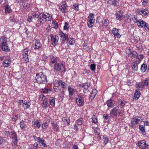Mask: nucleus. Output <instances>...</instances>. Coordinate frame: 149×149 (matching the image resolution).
Listing matches in <instances>:
<instances>
[{
    "mask_svg": "<svg viewBox=\"0 0 149 149\" xmlns=\"http://www.w3.org/2000/svg\"><path fill=\"white\" fill-rule=\"evenodd\" d=\"M0 44L3 50L8 51V46L7 44V39L5 36H3L0 37Z\"/></svg>",
    "mask_w": 149,
    "mask_h": 149,
    "instance_id": "nucleus-4",
    "label": "nucleus"
},
{
    "mask_svg": "<svg viewBox=\"0 0 149 149\" xmlns=\"http://www.w3.org/2000/svg\"><path fill=\"white\" fill-rule=\"evenodd\" d=\"M137 25L140 28H144L147 31H149V26L148 23L142 19H140L137 22Z\"/></svg>",
    "mask_w": 149,
    "mask_h": 149,
    "instance_id": "nucleus-5",
    "label": "nucleus"
},
{
    "mask_svg": "<svg viewBox=\"0 0 149 149\" xmlns=\"http://www.w3.org/2000/svg\"><path fill=\"white\" fill-rule=\"evenodd\" d=\"M67 5L65 2L61 3V6H59V9L63 13H65L67 10Z\"/></svg>",
    "mask_w": 149,
    "mask_h": 149,
    "instance_id": "nucleus-16",
    "label": "nucleus"
},
{
    "mask_svg": "<svg viewBox=\"0 0 149 149\" xmlns=\"http://www.w3.org/2000/svg\"><path fill=\"white\" fill-rule=\"evenodd\" d=\"M147 69V65L146 64H143L141 66V72H144L146 71Z\"/></svg>",
    "mask_w": 149,
    "mask_h": 149,
    "instance_id": "nucleus-32",
    "label": "nucleus"
},
{
    "mask_svg": "<svg viewBox=\"0 0 149 149\" xmlns=\"http://www.w3.org/2000/svg\"><path fill=\"white\" fill-rule=\"evenodd\" d=\"M62 121L65 124L68 125L70 123V119L68 117H64L62 119Z\"/></svg>",
    "mask_w": 149,
    "mask_h": 149,
    "instance_id": "nucleus-38",
    "label": "nucleus"
},
{
    "mask_svg": "<svg viewBox=\"0 0 149 149\" xmlns=\"http://www.w3.org/2000/svg\"><path fill=\"white\" fill-rule=\"evenodd\" d=\"M61 45L62 46V47L64 49H69V45L68 44L65 43L64 42H62Z\"/></svg>",
    "mask_w": 149,
    "mask_h": 149,
    "instance_id": "nucleus-40",
    "label": "nucleus"
},
{
    "mask_svg": "<svg viewBox=\"0 0 149 149\" xmlns=\"http://www.w3.org/2000/svg\"><path fill=\"white\" fill-rule=\"evenodd\" d=\"M97 93V91L96 89H94L93 90L90 96L94 98Z\"/></svg>",
    "mask_w": 149,
    "mask_h": 149,
    "instance_id": "nucleus-51",
    "label": "nucleus"
},
{
    "mask_svg": "<svg viewBox=\"0 0 149 149\" xmlns=\"http://www.w3.org/2000/svg\"><path fill=\"white\" fill-rule=\"evenodd\" d=\"M98 19H97L95 25L96 26L99 27L100 26L101 24H100V22L99 21H98Z\"/></svg>",
    "mask_w": 149,
    "mask_h": 149,
    "instance_id": "nucleus-64",
    "label": "nucleus"
},
{
    "mask_svg": "<svg viewBox=\"0 0 149 149\" xmlns=\"http://www.w3.org/2000/svg\"><path fill=\"white\" fill-rule=\"evenodd\" d=\"M49 104L47 103V100H44L42 102V107L45 109H46L49 106Z\"/></svg>",
    "mask_w": 149,
    "mask_h": 149,
    "instance_id": "nucleus-43",
    "label": "nucleus"
},
{
    "mask_svg": "<svg viewBox=\"0 0 149 149\" xmlns=\"http://www.w3.org/2000/svg\"><path fill=\"white\" fill-rule=\"evenodd\" d=\"M28 49L26 48L24 49L22 52L23 58L24 60V62L26 63H28L29 61L28 55Z\"/></svg>",
    "mask_w": 149,
    "mask_h": 149,
    "instance_id": "nucleus-11",
    "label": "nucleus"
},
{
    "mask_svg": "<svg viewBox=\"0 0 149 149\" xmlns=\"http://www.w3.org/2000/svg\"><path fill=\"white\" fill-rule=\"evenodd\" d=\"M131 18H132V19L134 21V23H137V22H138V20L137 19V17L134 16Z\"/></svg>",
    "mask_w": 149,
    "mask_h": 149,
    "instance_id": "nucleus-63",
    "label": "nucleus"
},
{
    "mask_svg": "<svg viewBox=\"0 0 149 149\" xmlns=\"http://www.w3.org/2000/svg\"><path fill=\"white\" fill-rule=\"evenodd\" d=\"M51 38V42L52 44L54 46L57 45L58 40L59 37L56 35H54L52 34L50 35Z\"/></svg>",
    "mask_w": 149,
    "mask_h": 149,
    "instance_id": "nucleus-10",
    "label": "nucleus"
},
{
    "mask_svg": "<svg viewBox=\"0 0 149 149\" xmlns=\"http://www.w3.org/2000/svg\"><path fill=\"white\" fill-rule=\"evenodd\" d=\"M119 111V107L117 106L111 110L110 115L112 117L116 116Z\"/></svg>",
    "mask_w": 149,
    "mask_h": 149,
    "instance_id": "nucleus-15",
    "label": "nucleus"
},
{
    "mask_svg": "<svg viewBox=\"0 0 149 149\" xmlns=\"http://www.w3.org/2000/svg\"><path fill=\"white\" fill-rule=\"evenodd\" d=\"M92 119L93 123H96L97 122V120L94 116L92 117Z\"/></svg>",
    "mask_w": 149,
    "mask_h": 149,
    "instance_id": "nucleus-58",
    "label": "nucleus"
},
{
    "mask_svg": "<svg viewBox=\"0 0 149 149\" xmlns=\"http://www.w3.org/2000/svg\"><path fill=\"white\" fill-rule=\"evenodd\" d=\"M69 26L68 22H66L65 23V25L63 27V29L64 30H68Z\"/></svg>",
    "mask_w": 149,
    "mask_h": 149,
    "instance_id": "nucleus-54",
    "label": "nucleus"
},
{
    "mask_svg": "<svg viewBox=\"0 0 149 149\" xmlns=\"http://www.w3.org/2000/svg\"><path fill=\"white\" fill-rule=\"evenodd\" d=\"M35 137H36L35 139L36 141L39 142V143L41 144L44 147H47V146L46 142L42 138H41L40 137H36V136Z\"/></svg>",
    "mask_w": 149,
    "mask_h": 149,
    "instance_id": "nucleus-13",
    "label": "nucleus"
},
{
    "mask_svg": "<svg viewBox=\"0 0 149 149\" xmlns=\"http://www.w3.org/2000/svg\"><path fill=\"white\" fill-rule=\"evenodd\" d=\"M137 146L142 149H149V145L146 143V142L144 140H141L138 142L137 143Z\"/></svg>",
    "mask_w": 149,
    "mask_h": 149,
    "instance_id": "nucleus-9",
    "label": "nucleus"
},
{
    "mask_svg": "<svg viewBox=\"0 0 149 149\" xmlns=\"http://www.w3.org/2000/svg\"><path fill=\"white\" fill-rule=\"evenodd\" d=\"M38 15H39L37 13H35L32 16H29L28 17L27 19L28 21L29 22L35 21L37 18H38Z\"/></svg>",
    "mask_w": 149,
    "mask_h": 149,
    "instance_id": "nucleus-14",
    "label": "nucleus"
},
{
    "mask_svg": "<svg viewBox=\"0 0 149 149\" xmlns=\"http://www.w3.org/2000/svg\"><path fill=\"white\" fill-rule=\"evenodd\" d=\"M107 2L108 3L116 6H117V3H118L117 0H109Z\"/></svg>",
    "mask_w": 149,
    "mask_h": 149,
    "instance_id": "nucleus-34",
    "label": "nucleus"
},
{
    "mask_svg": "<svg viewBox=\"0 0 149 149\" xmlns=\"http://www.w3.org/2000/svg\"><path fill=\"white\" fill-rule=\"evenodd\" d=\"M118 30L116 28H113L112 30V33L115 38H119L121 35L118 33Z\"/></svg>",
    "mask_w": 149,
    "mask_h": 149,
    "instance_id": "nucleus-19",
    "label": "nucleus"
},
{
    "mask_svg": "<svg viewBox=\"0 0 149 149\" xmlns=\"http://www.w3.org/2000/svg\"><path fill=\"white\" fill-rule=\"evenodd\" d=\"M142 120L143 119L140 116H136L134 117L131 119L130 125V127L131 128L136 127V125L142 122Z\"/></svg>",
    "mask_w": 149,
    "mask_h": 149,
    "instance_id": "nucleus-3",
    "label": "nucleus"
},
{
    "mask_svg": "<svg viewBox=\"0 0 149 149\" xmlns=\"http://www.w3.org/2000/svg\"><path fill=\"white\" fill-rule=\"evenodd\" d=\"M35 49H39L42 48V44L39 40H36L35 45Z\"/></svg>",
    "mask_w": 149,
    "mask_h": 149,
    "instance_id": "nucleus-21",
    "label": "nucleus"
},
{
    "mask_svg": "<svg viewBox=\"0 0 149 149\" xmlns=\"http://www.w3.org/2000/svg\"><path fill=\"white\" fill-rule=\"evenodd\" d=\"M51 124L52 125V128L54 131L56 132H58L59 131V129L58 127L57 123L56 122H52Z\"/></svg>",
    "mask_w": 149,
    "mask_h": 149,
    "instance_id": "nucleus-29",
    "label": "nucleus"
},
{
    "mask_svg": "<svg viewBox=\"0 0 149 149\" xmlns=\"http://www.w3.org/2000/svg\"><path fill=\"white\" fill-rule=\"evenodd\" d=\"M139 61H136L134 62L132 64V68L134 71H137L138 69V65L139 63Z\"/></svg>",
    "mask_w": 149,
    "mask_h": 149,
    "instance_id": "nucleus-20",
    "label": "nucleus"
},
{
    "mask_svg": "<svg viewBox=\"0 0 149 149\" xmlns=\"http://www.w3.org/2000/svg\"><path fill=\"white\" fill-rule=\"evenodd\" d=\"M79 5L76 4H74L73 6V8L75 10H78Z\"/></svg>",
    "mask_w": 149,
    "mask_h": 149,
    "instance_id": "nucleus-60",
    "label": "nucleus"
},
{
    "mask_svg": "<svg viewBox=\"0 0 149 149\" xmlns=\"http://www.w3.org/2000/svg\"><path fill=\"white\" fill-rule=\"evenodd\" d=\"M140 130L141 132L144 135L145 134V126L142 125H139Z\"/></svg>",
    "mask_w": 149,
    "mask_h": 149,
    "instance_id": "nucleus-39",
    "label": "nucleus"
},
{
    "mask_svg": "<svg viewBox=\"0 0 149 149\" xmlns=\"http://www.w3.org/2000/svg\"><path fill=\"white\" fill-rule=\"evenodd\" d=\"M52 19V17L49 14L41 13L39 15L37 21H39L40 25L43 24L47 21H50Z\"/></svg>",
    "mask_w": 149,
    "mask_h": 149,
    "instance_id": "nucleus-1",
    "label": "nucleus"
},
{
    "mask_svg": "<svg viewBox=\"0 0 149 149\" xmlns=\"http://www.w3.org/2000/svg\"><path fill=\"white\" fill-rule=\"evenodd\" d=\"M35 78L37 82L39 84H45L47 82L46 76L42 72L37 73Z\"/></svg>",
    "mask_w": 149,
    "mask_h": 149,
    "instance_id": "nucleus-2",
    "label": "nucleus"
},
{
    "mask_svg": "<svg viewBox=\"0 0 149 149\" xmlns=\"http://www.w3.org/2000/svg\"><path fill=\"white\" fill-rule=\"evenodd\" d=\"M102 26L104 25L105 26H107L108 24L109 23V21L106 19H103L102 20Z\"/></svg>",
    "mask_w": 149,
    "mask_h": 149,
    "instance_id": "nucleus-33",
    "label": "nucleus"
},
{
    "mask_svg": "<svg viewBox=\"0 0 149 149\" xmlns=\"http://www.w3.org/2000/svg\"><path fill=\"white\" fill-rule=\"evenodd\" d=\"M138 56L136 57V58H138L139 60H142L143 58V56L142 54H140L139 56H138Z\"/></svg>",
    "mask_w": 149,
    "mask_h": 149,
    "instance_id": "nucleus-59",
    "label": "nucleus"
},
{
    "mask_svg": "<svg viewBox=\"0 0 149 149\" xmlns=\"http://www.w3.org/2000/svg\"><path fill=\"white\" fill-rule=\"evenodd\" d=\"M130 53L128 54L130 57L133 58H136L138 56V54L137 52L134 51L130 50Z\"/></svg>",
    "mask_w": 149,
    "mask_h": 149,
    "instance_id": "nucleus-23",
    "label": "nucleus"
},
{
    "mask_svg": "<svg viewBox=\"0 0 149 149\" xmlns=\"http://www.w3.org/2000/svg\"><path fill=\"white\" fill-rule=\"evenodd\" d=\"M11 63V60L8 59L5 60L3 62V65L4 67H7L10 66Z\"/></svg>",
    "mask_w": 149,
    "mask_h": 149,
    "instance_id": "nucleus-22",
    "label": "nucleus"
},
{
    "mask_svg": "<svg viewBox=\"0 0 149 149\" xmlns=\"http://www.w3.org/2000/svg\"><path fill=\"white\" fill-rule=\"evenodd\" d=\"M80 86L81 87L84 88L86 90L89 87L88 83H86L81 84Z\"/></svg>",
    "mask_w": 149,
    "mask_h": 149,
    "instance_id": "nucleus-49",
    "label": "nucleus"
},
{
    "mask_svg": "<svg viewBox=\"0 0 149 149\" xmlns=\"http://www.w3.org/2000/svg\"><path fill=\"white\" fill-rule=\"evenodd\" d=\"M76 123L78 125H81L83 123V119L82 118H80L76 120Z\"/></svg>",
    "mask_w": 149,
    "mask_h": 149,
    "instance_id": "nucleus-48",
    "label": "nucleus"
},
{
    "mask_svg": "<svg viewBox=\"0 0 149 149\" xmlns=\"http://www.w3.org/2000/svg\"><path fill=\"white\" fill-rule=\"evenodd\" d=\"M123 11L122 10L119 11L116 14V19L117 20L121 21L124 18L123 15Z\"/></svg>",
    "mask_w": 149,
    "mask_h": 149,
    "instance_id": "nucleus-17",
    "label": "nucleus"
},
{
    "mask_svg": "<svg viewBox=\"0 0 149 149\" xmlns=\"http://www.w3.org/2000/svg\"><path fill=\"white\" fill-rule=\"evenodd\" d=\"M24 102L22 104L23 107L24 109H27L29 107L31 104L29 102H26L25 101H24Z\"/></svg>",
    "mask_w": 149,
    "mask_h": 149,
    "instance_id": "nucleus-37",
    "label": "nucleus"
},
{
    "mask_svg": "<svg viewBox=\"0 0 149 149\" xmlns=\"http://www.w3.org/2000/svg\"><path fill=\"white\" fill-rule=\"evenodd\" d=\"M95 64L94 63L90 65V69L92 71H94L95 69Z\"/></svg>",
    "mask_w": 149,
    "mask_h": 149,
    "instance_id": "nucleus-55",
    "label": "nucleus"
},
{
    "mask_svg": "<svg viewBox=\"0 0 149 149\" xmlns=\"http://www.w3.org/2000/svg\"><path fill=\"white\" fill-rule=\"evenodd\" d=\"M94 15L93 14L91 13L88 17L87 25L89 28H91L93 26L95 21Z\"/></svg>",
    "mask_w": 149,
    "mask_h": 149,
    "instance_id": "nucleus-8",
    "label": "nucleus"
},
{
    "mask_svg": "<svg viewBox=\"0 0 149 149\" xmlns=\"http://www.w3.org/2000/svg\"><path fill=\"white\" fill-rule=\"evenodd\" d=\"M22 4L23 5V8L25 9L28 8L30 6L29 4L28 3L24 4L22 3Z\"/></svg>",
    "mask_w": 149,
    "mask_h": 149,
    "instance_id": "nucleus-62",
    "label": "nucleus"
},
{
    "mask_svg": "<svg viewBox=\"0 0 149 149\" xmlns=\"http://www.w3.org/2000/svg\"><path fill=\"white\" fill-rule=\"evenodd\" d=\"M76 100L77 104L79 106H81L84 104V99L83 97L81 96L78 95Z\"/></svg>",
    "mask_w": 149,
    "mask_h": 149,
    "instance_id": "nucleus-12",
    "label": "nucleus"
},
{
    "mask_svg": "<svg viewBox=\"0 0 149 149\" xmlns=\"http://www.w3.org/2000/svg\"><path fill=\"white\" fill-rule=\"evenodd\" d=\"M103 117L104 119L107 120V121H106L107 123H109L110 122V120L109 119V116L106 113L103 114Z\"/></svg>",
    "mask_w": 149,
    "mask_h": 149,
    "instance_id": "nucleus-50",
    "label": "nucleus"
},
{
    "mask_svg": "<svg viewBox=\"0 0 149 149\" xmlns=\"http://www.w3.org/2000/svg\"><path fill=\"white\" fill-rule=\"evenodd\" d=\"M141 93L140 92L138 91H136L135 93L134 94L135 100H137L140 97Z\"/></svg>",
    "mask_w": 149,
    "mask_h": 149,
    "instance_id": "nucleus-42",
    "label": "nucleus"
},
{
    "mask_svg": "<svg viewBox=\"0 0 149 149\" xmlns=\"http://www.w3.org/2000/svg\"><path fill=\"white\" fill-rule=\"evenodd\" d=\"M68 90L69 92V96H72L75 91V90L72 88L71 86H68Z\"/></svg>",
    "mask_w": 149,
    "mask_h": 149,
    "instance_id": "nucleus-26",
    "label": "nucleus"
},
{
    "mask_svg": "<svg viewBox=\"0 0 149 149\" xmlns=\"http://www.w3.org/2000/svg\"><path fill=\"white\" fill-rule=\"evenodd\" d=\"M149 85V79L146 78L144 81L141 82L136 85V87L139 90H141L144 88L146 86L147 87Z\"/></svg>",
    "mask_w": 149,
    "mask_h": 149,
    "instance_id": "nucleus-7",
    "label": "nucleus"
},
{
    "mask_svg": "<svg viewBox=\"0 0 149 149\" xmlns=\"http://www.w3.org/2000/svg\"><path fill=\"white\" fill-rule=\"evenodd\" d=\"M118 104L122 106H124L127 103V102L124 101L123 100H120L118 101Z\"/></svg>",
    "mask_w": 149,
    "mask_h": 149,
    "instance_id": "nucleus-41",
    "label": "nucleus"
},
{
    "mask_svg": "<svg viewBox=\"0 0 149 149\" xmlns=\"http://www.w3.org/2000/svg\"><path fill=\"white\" fill-rule=\"evenodd\" d=\"M41 145H40V146H39L38 143L37 142H36L33 144V147L34 149H36L37 148H38L40 147Z\"/></svg>",
    "mask_w": 149,
    "mask_h": 149,
    "instance_id": "nucleus-56",
    "label": "nucleus"
},
{
    "mask_svg": "<svg viewBox=\"0 0 149 149\" xmlns=\"http://www.w3.org/2000/svg\"><path fill=\"white\" fill-rule=\"evenodd\" d=\"M143 9H138L136 10V13L138 14L142 15L143 14Z\"/></svg>",
    "mask_w": 149,
    "mask_h": 149,
    "instance_id": "nucleus-52",
    "label": "nucleus"
},
{
    "mask_svg": "<svg viewBox=\"0 0 149 149\" xmlns=\"http://www.w3.org/2000/svg\"><path fill=\"white\" fill-rule=\"evenodd\" d=\"M51 62L52 63H57V59L56 57H53L51 58L50 60Z\"/></svg>",
    "mask_w": 149,
    "mask_h": 149,
    "instance_id": "nucleus-53",
    "label": "nucleus"
},
{
    "mask_svg": "<svg viewBox=\"0 0 149 149\" xmlns=\"http://www.w3.org/2000/svg\"><path fill=\"white\" fill-rule=\"evenodd\" d=\"M47 123V122L42 124V127L43 129H45L48 127Z\"/></svg>",
    "mask_w": 149,
    "mask_h": 149,
    "instance_id": "nucleus-57",
    "label": "nucleus"
},
{
    "mask_svg": "<svg viewBox=\"0 0 149 149\" xmlns=\"http://www.w3.org/2000/svg\"><path fill=\"white\" fill-rule=\"evenodd\" d=\"M149 11L146 8L143 9V14H142L143 16L144 17L147 16L148 15Z\"/></svg>",
    "mask_w": 149,
    "mask_h": 149,
    "instance_id": "nucleus-45",
    "label": "nucleus"
},
{
    "mask_svg": "<svg viewBox=\"0 0 149 149\" xmlns=\"http://www.w3.org/2000/svg\"><path fill=\"white\" fill-rule=\"evenodd\" d=\"M57 82H58V85H59V86H61V87L63 88H65L67 86V84L61 80L57 81Z\"/></svg>",
    "mask_w": 149,
    "mask_h": 149,
    "instance_id": "nucleus-27",
    "label": "nucleus"
},
{
    "mask_svg": "<svg viewBox=\"0 0 149 149\" xmlns=\"http://www.w3.org/2000/svg\"><path fill=\"white\" fill-rule=\"evenodd\" d=\"M26 122H24L21 121L20 123V127L21 129L23 130H24L25 129Z\"/></svg>",
    "mask_w": 149,
    "mask_h": 149,
    "instance_id": "nucleus-44",
    "label": "nucleus"
},
{
    "mask_svg": "<svg viewBox=\"0 0 149 149\" xmlns=\"http://www.w3.org/2000/svg\"><path fill=\"white\" fill-rule=\"evenodd\" d=\"M5 12L6 13H10L12 12V10L10 6L8 5H6L4 7Z\"/></svg>",
    "mask_w": 149,
    "mask_h": 149,
    "instance_id": "nucleus-25",
    "label": "nucleus"
},
{
    "mask_svg": "<svg viewBox=\"0 0 149 149\" xmlns=\"http://www.w3.org/2000/svg\"><path fill=\"white\" fill-rule=\"evenodd\" d=\"M60 37H61V39L63 41V42H64L65 40H66L68 38V35L62 32H61V33H60Z\"/></svg>",
    "mask_w": 149,
    "mask_h": 149,
    "instance_id": "nucleus-24",
    "label": "nucleus"
},
{
    "mask_svg": "<svg viewBox=\"0 0 149 149\" xmlns=\"http://www.w3.org/2000/svg\"><path fill=\"white\" fill-rule=\"evenodd\" d=\"M103 141L104 145H106L108 142V138L106 135L103 136Z\"/></svg>",
    "mask_w": 149,
    "mask_h": 149,
    "instance_id": "nucleus-47",
    "label": "nucleus"
},
{
    "mask_svg": "<svg viewBox=\"0 0 149 149\" xmlns=\"http://www.w3.org/2000/svg\"><path fill=\"white\" fill-rule=\"evenodd\" d=\"M107 104L109 107H112L114 106V104L112 99H110L107 101Z\"/></svg>",
    "mask_w": 149,
    "mask_h": 149,
    "instance_id": "nucleus-31",
    "label": "nucleus"
},
{
    "mask_svg": "<svg viewBox=\"0 0 149 149\" xmlns=\"http://www.w3.org/2000/svg\"><path fill=\"white\" fill-rule=\"evenodd\" d=\"M49 102L50 104L52 105L53 106H54L55 105V99L53 97H51L49 99Z\"/></svg>",
    "mask_w": 149,
    "mask_h": 149,
    "instance_id": "nucleus-46",
    "label": "nucleus"
},
{
    "mask_svg": "<svg viewBox=\"0 0 149 149\" xmlns=\"http://www.w3.org/2000/svg\"><path fill=\"white\" fill-rule=\"evenodd\" d=\"M50 88L47 87H45L44 88L42 89V91L44 93H48L51 92Z\"/></svg>",
    "mask_w": 149,
    "mask_h": 149,
    "instance_id": "nucleus-36",
    "label": "nucleus"
},
{
    "mask_svg": "<svg viewBox=\"0 0 149 149\" xmlns=\"http://www.w3.org/2000/svg\"><path fill=\"white\" fill-rule=\"evenodd\" d=\"M19 115L18 114L14 115L13 119V120L16 121L19 117Z\"/></svg>",
    "mask_w": 149,
    "mask_h": 149,
    "instance_id": "nucleus-61",
    "label": "nucleus"
},
{
    "mask_svg": "<svg viewBox=\"0 0 149 149\" xmlns=\"http://www.w3.org/2000/svg\"><path fill=\"white\" fill-rule=\"evenodd\" d=\"M54 68V70L57 71H61L63 72L65 71V65L62 63H55Z\"/></svg>",
    "mask_w": 149,
    "mask_h": 149,
    "instance_id": "nucleus-6",
    "label": "nucleus"
},
{
    "mask_svg": "<svg viewBox=\"0 0 149 149\" xmlns=\"http://www.w3.org/2000/svg\"><path fill=\"white\" fill-rule=\"evenodd\" d=\"M124 18L128 23L131 22V19L132 17H131L130 16L126 14L124 16Z\"/></svg>",
    "mask_w": 149,
    "mask_h": 149,
    "instance_id": "nucleus-35",
    "label": "nucleus"
},
{
    "mask_svg": "<svg viewBox=\"0 0 149 149\" xmlns=\"http://www.w3.org/2000/svg\"><path fill=\"white\" fill-rule=\"evenodd\" d=\"M11 134L12 136V142L15 145H16L17 142V134L14 132H11Z\"/></svg>",
    "mask_w": 149,
    "mask_h": 149,
    "instance_id": "nucleus-18",
    "label": "nucleus"
},
{
    "mask_svg": "<svg viewBox=\"0 0 149 149\" xmlns=\"http://www.w3.org/2000/svg\"><path fill=\"white\" fill-rule=\"evenodd\" d=\"M32 125L35 127L39 128L40 126V122L38 120H34L32 122Z\"/></svg>",
    "mask_w": 149,
    "mask_h": 149,
    "instance_id": "nucleus-30",
    "label": "nucleus"
},
{
    "mask_svg": "<svg viewBox=\"0 0 149 149\" xmlns=\"http://www.w3.org/2000/svg\"><path fill=\"white\" fill-rule=\"evenodd\" d=\"M67 43L69 45H73L75 43V40L73 38H69L67 39Z\"/></svg>",
    "mask_w": 149,
    "mask_h": 149,
    "instance_id": "nucleus-28",
    "label": "nucleus"
}]
</instances>
